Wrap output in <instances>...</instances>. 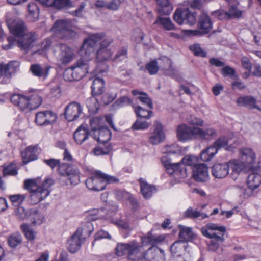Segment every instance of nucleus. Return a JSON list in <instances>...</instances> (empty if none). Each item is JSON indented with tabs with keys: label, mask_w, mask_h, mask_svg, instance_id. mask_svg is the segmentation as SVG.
Masks as SVG:
<instances>
[{
	"label": "nucleus",
	"mask_w": 261,
	"mask_h": 261,
	"mask_svg": "<svg viewBox=\"0 0 261 261\" xmlns=\"http://www.w3.org/2000/svg\"><path fill=\"white\" fill-rule=\"evenodd\" d=\"M53 179H46L39 187L36 179H27L24 182V187L30 192L29 201L31 204H36L45 199L51 192V187L54 185Z\"/></svg>",
	"instance_id": "obj_1"
},
{
	"label": "nucleus",
	"mask_w": 261,
	"mask_h": 261,
	"mask_svg": "<svg viewBox=\"0 0 261 261\" xmlns=\"http://www.w3.org/2000/svg\"><path fill=\"white\" fill-rule=\"evenodd\" d=\"M47 166L54 169L58 167L59 174L66 178V185H77L80 181V171L74 166L66 163L60 164L59 160L51 158L43 161Z\"/></svg>",
	"instance_id": "obj_2"
},
{
	"label": "nucleus",
	"mask_w": 261,
	"mask_h": 261,
	"mask_svg": "<svg viewBox=\"0 0 261 261\" xmlns=\"http://www.w3.org/2000/svg\"><path fill=\"white\" fill-rule=\"evenodd\" d=\"M105 36L102 33L91 34L88 38L85 39L81 51H84L85 55L89 57L91 55H96L97 60L102 62L112 58V54L109 49H98L95 54L97 43Z\"/></svg>",
	"instance_id": "obj_3"
},
{
	"label": "nucleus",
	"mask_w": 261,
	"mask_h": 261,
	"mask_svg": "<svg viewBox=\"0 0 261 261\" xmlns=\"http://www.w3.org/2000/svg\"><path fill=\"white\" fill-rule=\"evenodd\" d=\"M224 226H218L214 223H208L201 229L202 234L211 240L208 243V250L216 251L224 241V236L226 232Z\"/></svg>",
	"instance_id": "obj_4"
},
{
	"label": "nucleus",
	"mask_w": 261,
	"mask_h": 261,
	"mask_svg": "<svg viewBox=\"0 0 261 261\" xmlns=\"http://www.w3.org/2000/svg\"><path fill=\"white\" fill-rule=\"evenodd\" d=\"M197 159L192 155H186L181 160V163L169 164L166 165L167 172L172 175L178 182L187 177V169L186 165H196Z\"/></svg>",
	"instance_id": "obj_5"
},
{
	"label": "nucleus",
	"mask_w": 261,
	"mask_h": 261,
	"mask_svg": "<svg viewBox=\"0 0 261 261\" xmlns=\"http://www.w3.org/2000/svg\"><path fill=\"white\" fill-rule=\"evenodd\" d=\"M90 58H82L75 62L71 66L66 69L63 73L65 81L72 82L78 81L84 77L88 72Z\"/></svg>",
	"instance_id": "obj_6"
},
{
	"label": "nucleus",
	"mask_w": 261,
	"mask_h": 261,
	"mask_svg": "<svg viewBox=\"0 0 261 261\" xmlns=\"http://www.w3.org/2000/svg\"><path fill=\"white\" fill-rule=\"evenodd\" d=\"M118 181L119 179L115 176L97 171L93 175L86 179L85 184L90 190L100 191L105 189L108 184L115 183Z\"/></svg>",
	"instance_id": "obj_7"
},
{
	"label": "nucleus",
	"mask_w": 261,
	"mask_h": 261,
	"mask_svg": "<svg viewBox=\"0 0 261 261\" xmlns=\"http://www.w3.org/2000/svg\"><path fill=\"white\" fill-rule=\"evenodd\" d=\"M98 121L97 118H93L90 120V126L92 128V132L94 139L96 140L99 143H103L110 144L109 141L111 137V133L108 128L102 127L98 128L96 127V125Z\"/></svg>",
	"instance_id": "obj_8"
},
{
	"label": "nucleus",
	"mask_w": 261,
	"mask_h": 261,
	"mask_svg": "<svg viewBox=\"0 0 261 261\" xmlns=\"http://www.w3.org/2000/svg\"><path fill=\"white\" fill-rule=\"evenodd\" d=\"M55 55L57 61L63 65H67L70 63L73 60L75 55L74 50L65 44L58 45Z\"/></svg>",
	"instance_id": "obj_9"
},
{
	"label": "nucleus",
	"mask_w": 261,
	"mask_h": 261,
	"mask_svg": "<svg viewBox=\"0 0 261 261\" xmlns=\"http://www.w3.org/2000/svg\"><path fill=\"white\" fill-rule=\"evenodd\" d=\"M199 30H188V35L189 36H201L208 33L212 29V22L205 13H202L200 16L198 23Z\"/></svg>",
	"instance_id": "obj_10"
},
{
	"label": "nucleus",
	"mask_w": 261,
	"mask_h": 261,
	"mask_svg": "<svg viewBox=\"0 0 261 261\" xmlns=\"http://www.w3.org/2000/svg\"><path fill=\"white\" fill-rule=\"evenodd\" d=\"M173 19L179 25L183 23L193 25L196 21L195 13L190 11L189 8H178L173 15Z\"/></svg>",
	"instance_id": "obj_11"
},
{
	"label": "nucleus",
	"mask_w": 261,
	"mask_h": 261,
	"mask_svg": "<svg viewBox=\"0 0 261 261\" xmlns=\"http://www.w3.org/2000/svg\"><path fill=\"white\" fill-rule=\"evenodd\" d=\"M38 38V35L34 32L24 33L17 40V46L24 53H27L33 47Z\"/></svg>",
	"instance_id": "obj_12"
},
{
	"label": "nucleus",
	"mask_w": 261,
	"mask_h": 261,
	"mask_svg": "<svg viewBox=\"0 0 261 261\" xmlns=\"http://www.w3.org/2000/svg\"><path fill=\"white\" fill-rule=\"evenodd\" d=\"M197 127L189 126L187 124H181L177 126L176 135L178 141L186 142L196 138Z\"/></svg>",
	"instance_id": "obj_13"
},
{
	"label": "nucleus",
	"mask_w": 261,
	"mask_h": 261,
	"mask_svg": "<svg viewBox=\"0 0 261 261\" xmlns=\"http://www.w3.org/2000/svg\"><path fill=\"white\" fill-rule=\"evenodd\" d=\"M159 69L163 71L165 75L177 78L178 71L172 66V61L168 57L162 56L156 59Z\"/></svg>",
	"instance_id": "obj_14"
},
{
	"label": "nucleus",
	"mask_w": 261,
	"mask_h": 261,
	"mask_svg": "<svg viewBox=\"0 0 261 261\" xmlns=\"http://www.w3.org/2000/svg\"><path fill=\"white\" fill-rule=\"evenodd\" d=\"M144 251L143 246L136 240L130 241V245L127 256L128 261H143Z\"/></svg>",
	"instance_id": "obj_15"
},
{
	"label": "nucleus",
	"mask_w": 261,
	"mask_h": 261,
	"mask_svg": "<svg viewBox=\"0 0 261 261\" xmlns=\"http://www.w3.org/2000/svg\"><path fill=\"white\" fill-rule=\"evenodd\" d=\"M70 27L71 23L69 21L60 20L56 21L51 30L56 34H59L60 37L67 39L68 36L73 33Z\"/></svg>",
	"instance_id": "obj_16"
},
{
	"label": "nucleus",
	"mask_w": 261,
	"mask_h": 261,
	"mask_svg": "<svg viewBox=\"0 0 261 261\" xmlns=\"http://www.w3.org/2000/svg\"><path fill=\"white\" fill-rule=\"evenodd\" d=\"M82 113V108L81 105L75 101L69 103L65 109L64 115L68 121L76 120Z\"/></svg>",
	"instance_id": "obj_17"
},
{
	"label": "nucleus",
	"mask_w": 261,
	"mask_h": 261,
	"mask_svg": "<svg viewBox=\"0 0 261 261\" xmlns=\"http://www.w3.org/2000/svg\"><path fill=\"white\" fill-rule=\"evenodd\" d=\"M57 116L51 111L38 112L36 114L35 122L38 125H48L55 122Z\"/></svg>",
	"instance_id": "obj_18"
},
{
	"label": "nucleus",
	"mask_w": 261,
	"mask_h": 261,
	"mask_svg": "<svg viewBox=\"0 0 261 261\" xmlns=\"http://www.w3.org/2000/svg\"><path fill=\"white\" fill-rule=\"evenodd\" d=\"M192 177L197 182H205L209 178L207 166L204 164L195 165L193 168Z\"/></svg>",
	"instance_id": "obj_19"
},
{
	"label": "nucleus",
	"mask_w": 261,
	"mask_h": 261,
	"mask_svg": "<svg viewBox=\"0 0 261 261\" xmlns=\"http://www.w3.org/2000/svg\"><path fill=\"white\" fill-rule=\"evenodd\" d=\"M170 251L175 256H185L187 254H190L191 248L187 243L181 240L175 241L170 247Z\"/></svg>",
	"instance_id": "obj_20"
},
{
	"label": "nucleus",
	"mask_w": 261,
	"mask_h": 261,
	"mask_svg": "<svg viewBox=\"0 0 261 261\" xmlns=\"http://www.w3.org/2000/svg\"><path fill=\"white\" fill-rule=\"evenodd\" d=\"M165 260L164 252L159 248L151 247L144 251L143 261H165Z\"/></svg>",
	"instance_id": "obj_21"
},
{
	"label": "nucleus",
	"mask_w": 261,
	"mask_h": 261,
	"mask_svg": "<svg viewBox=\"0 0 261 261\" xmlns=\"http://www.w3.org/2000/svg\"><path fill=\"white\" fill-rule=\"evenodd\" d=\"M10 99L11 102L19 107L21 111L31 110L27 91L25 92V94H14L11 96Z\"/></svg>",
	"instance_id": "obj_22"
},
{
	"label": "nucleus",
	"mask_w": 261,
	"mask_h": 261,
	"mask_svg": "<svg viewBox=\"0 0 261 261\" xmlns=\"http://www.w3.org/2000/svg\"><path fill=\"white\" fill-rule=\"evenodd\" d=\"M83 229L79 228L71 236V238L68 240V249L69 251L71 253H75L81 247L82 241L81 237L82 236Z\"/></svg>",
	"instance_id": "obj_23"
},
{
	"label": "nucleus",
	"mask_w": 261,
	"mask_h": 261,
	"mask_svg": "<svg viewBox=\"0 0 261 261\" xmlns=\"http://www.w3.org/2000/svg\"><path fill=\"white\" fill-rule=\"evenodd\" d=\"M21 154L23 164H27L31 161L37 160L39 155L38 146L31 145L27 147Z\"/></svg>",
	"instance_id": "obj_24"
},
{
	"label": "nucleus",
	"mask_w": 261,
	"mask_h": 261,
	"mask_svg": "<svg viewBox=\"0 0 261 261\" xmlns=\"http://www.w3.org/2000/svg\"><path fill=\"white\" fill-rule=\"evenodd\" d=\"M247 183L248 189L245 190L244 194L248 197L250 196V194H247V192L250 191V192H252L261 184V174L253 172L248 175Z\"/></svg>",
	"instance_id": "obj_25"
},
{
	"label": "nucleus",
	"mask_w": 261,
	"mask_h": 261,
	"mask_svg": "<svg viewBox=\"0 0 261 261\" xmlns=\"http://www.w3.org/2000/svg\"><path fill=\"white\" fill-rule=\"evenodd\" d=\"M229 169L228 163H216L212 168V173L217 178H223L228 174Z\"/></svg>",
	"instance_id": "obj_26"
},
{
	"label": "nucleus",
	"mask_w": 261,
	"mask_h": 261,
	"mask_svg": "<svg viewBox=\"0 0 261 261\" xmlns=\"http://www.w3.org/2000/svg\"><path fill=\"white\" fill-rule=\"evenodd\" d=\"M31 110L38 108L42 102V92L37 90L27 91Z\"/></svg>",
	"instance_id": "obj_27"
},
{
	"label": "nucleus",
	"mask_w": 261,
	"mask_h": 261,
	"mask_svg": "<svg viewBox=\"0 0 261 261\" xmlns=\"http://www.w3.org/2000/svg\"><path fill=\"white\" fill-rule=\"evenodd\" d=\"M18 67V63L16 61L10 62L6 65H0V78L3 76L10 78L12 74L17 71Z\"/></svg>",
	"instance_id": "obj_28"
},
{
	"label": "nucleus",
	"mask_w": 261,
	"mask_h": 261,
	"mask_svg": "<svg viewBox=\"0 0 261 261\" xmlns=\"http://www.w3.org/2000/svg\"><path fill=\"white\" fill-rule=\"evenodd\" d=\"M154 126L153 133L150 137L149 140L152 144H158L164 140L165 135L163 131V126L161 123L156 121Z\"/></svg>",
	"instance_id": "obj_29"
},
{
	"label": "nucleus",
	"mask_w": 261,
	"mask_h": 261,
	"mask_svg": "<svg viewBox=\"0 0 261 261\" xmlns=\"http://www.w3.org/2000/svg\"><path fill=\"white\" fill-rule=\"evenodd\" d=\"M43 6L51 7L58 9L69 8L71 6L70 0H38Z\"/></svg>",
	"instance_id": "obj_30"
},
{
	"label": "nucleus",
	"mask_w": 261,
	"mask_h": 261,
	"mask_svg": "<svg viewBox=\"0 0 261 261\" xmlns=\"http://www.w3.org/2000/svg\"><path fill=\"white\" fill-rule=\"evenodd\" d=\"M140 185L141 193L145 199L150 198L156 191L155 186L148 184L144 179L140 178L139 180Z\"/></svg>",
	"instance_id": "obj_31"
},
{
	"label": "nucleus",
	"mask_w": 261,
	"mask_h": 261,
	"mask_svg": "<svg viewBox=\"0 0 261 261\" xmlns=\"http://www.w3.org/2000/svg\"><path fill=\"white\" fill-rule=\"evenodd\" d=\"M50 69V66L35 64L31 66L30 70L33 75L45 79L48 76Z\"/></svg>",
	"instance_id": "obj_32"
},
{
	"label": "nucleus",
	"mask_w": 261,
	"mask_h": 261,
	"mask_svg": "<svg viewBox=\"0 0 261 261\" xmlns=\"http://www.w3.org/2000/svg\"><path fill=\"white\" fill-rule=\"evenodd\" d=\"M164 239L165 237L163 236L152 235L151 232H149L146 236L142 237L141 241L143 245L155 246L162 242Z\"/></svg>",
	"instance_id": "obj_33"
},
{
	"label": "nucleus",
	"mask_w": 261,
	"mask_h": 261,
	"mask_svg": "<svg viewBox=\"0 0 261 261\" xmlns=\"http://www.w3.org/2000/svg\"><path fill=\"white\" fill-rule=\"evenodd\" d=\"M196 130V138L201 140H211L215 137L217 135L216 130L212 127L205 129L197 127Z\"/></svg>",
	"instance_id": "obj_34"
},
{
	"label": "nucleus",
	"mask_w": 261,
	"mask_h": 261,
	"mask_svg": "<svg viewBox=\"0 0 261 261\" xmlns=\"http://www.w3.org/2000/svg\"><path fill=\"white\" fill-rule=\"evenodd\" d=\"M88 137V130L82 125L80 126L73 134V138L78 144H82Z\"/></svg>",
	"instance_id": "obj_35"
},
{
	"label": "nucleus",
	"mask_w": 261,
	"mask_h": 261,
	"mask_svg": "<svg viewBox=\"0 0 261 261\" xmlns=\"http://www.w3.org/2000/svg\"><path fill=\"white\" fill-rule=\"evenodd\" d=\"M157 3L156 10L161 15H169L172 10V6L169 0H156Z\"/></svg>",
	"instance_id": "obj_36"
},
{
	"label": "nucleus",
	"mask_w": 261,
	"mask_h": 261,
	"mask_svg": "<svg viewBox=\"0 0 261 261\" xmlns=\"http://www.w3.org/2000/svg\"><path fill=\"white\" fill-rule=\"evenodd\" d=\"M256 99L251 96H244L239 97L236 100L237 103L239 106H244L249 109L252 110L255 107Z\"/></svg>",
	"instance_id": "obj_37"
},
{
	"label": "nucleus",
	"mask_w": 261,
	"mask_h": 261,
	"mask_svg": "<svg viewBox=\"0 0 261 261\" xmlns=\"http://www.w3.org/2000/svg\"><path fill=\"white\" fill-rule=\"evenodd\" d=\"M240 153L242 161L250 167L249 165H251L255 159L254 152L250 148H244L241 150Z\"/></svg>",
	"instance_id": "obj_38"
},
{
	"label": "nucleus",
	"mask_w": 261,
	"mask_h": 261,
	"mask_svg": "<svg viewBox=\"0 0 261 261\" xmlns=\"http://www.w3.org/2000/svg\"><path fill=\"white\" fill-rule=\"evenodd\" d=\"M178 227L180 231L179 234V240L187 243L194 238V234L191 228L182 225H179Z\"/></svg>",
	"instance_id": "obj_39"
},
{
	"label": "nucleus",
	"mask_w": 261,
	"mask_h": 261,
	"mask_svg": "<svg viewBox=\"0 0 261 261\" xmlns=\"http://www.w3.org/2000/svg\"><path fill=\"white\" fill-rule=\"evenodd\" d=\"M104 81L99 77L95 78L91 85L92 95L96 96L101 94L104 92Z\"/></svg>",
	"instance_id": "obj_40"
},
{
	"label": "nucleus",
	"mask_w": 261,
	"mask_h": 261,
	"mask_svg": "<svg viewBox=\"0 0 261 261\" xmlns=\"http://www.w3.org/2000/svg\"><path fill=\"white\" fill-rule=\"evenodd\" d=\"M184 217L187 218L194 219L197 218H200V219L203 220L208 217V216L204 213L195 210L192 207H189L184 213Z\"/></svg>",
	"instance_id": "obj_41"
},
{
	"label": "nucleus",
	"mask_w": 261,
	"mask_h": 261,
	"mask_svg": "<svg viewBox=\"0 0 261 261\" xmlns=\"http://www.w3.org/2000/svg\"><path fill=\"white\" fill-rule=\"evenodd\" d=\"M86 105L88 109L89 112L91 114H95L97 113L99 108V104L97 99L95 96H92L87 99Z\"/></svg>",
	"instance_id": "obj_42"
},
{
	"label": "nucleus",
	"mask_w": 261,
	"mask_h": 261,
	"mask_svg": "<svg viewBox=\"0 0 261 261\" xmlns=\"http://www.w3.org/2000/svg\"><path fill=\"white\" fill-rule=\"evenodd\" d=\"M104 209H93L87 212L86 219L88 221H95L104 217Z\"/></svg>",
	"instance_id": "obj_43"
},
{
	"label": "nucleus",
	"mask_w": 261,
	"mask_h": 261,
	"mask_svg": "<svg viewBox=\"0 0 261 261\" xmlns=\"http://www.w3.org/2000/svg\"><path fill=\"white\" fill-rule=\"evenodd\" d=\"M130 245L129 243H118L115 249V254L118 257H121L126 254L128 255V250Z\"/></svg>",
	"instance_id": "obj_44"
},
{
	"label": "nucleus",
	"mask_w": 261,
	"mask_h": 261,
	"mask_svg": "<svg viewBox=\"0 0 261 261\" xmlns=\"http://www.w3.org/2000/svg\"><path fill=\"white\" fill-rule=\"evenodd\" d=\"M132 94L134 96H137L139 95L138 98L145 105H146L149 108H153V103L151 99L149 97L147 94L142 92H140L137 90H134L132 92Z\"/></svg>",
	"instance_id": "obj_45"
},
{
	"label": "nucleus",
	"mask_w": 261,
	"mask_h": 261,
	"mask_svg": "<svg viewBox=\"0 0 261 261\" xmlns=\"http://www.w3.org/2000/svg\"><path fill=\"white\" fill-rule=\"evenodd\" d=\"M112 150L110 144L106 145L103 143H99L93 150L94 154L96 156L103 155L108 154Z\"/></svg>",
	"instance_id": "obj_46"
},
{
	"label": "nucleus",
	"mask_w": 261,
	"mask_h": 261,
	"mask_svg": "<svg viewBox=\"0 0 261 261\" xmlns=\"http://www.w3.org/2000/svg\"><path fill=\"white\" fill-rule=\"evenodd\" d=\"M25 27L24 23L21 21H18L14 23L10 28V31L16 36L20 37L24 34Z\"/></svg>",
	"instance_id": "obj_47"
},
{
	"label": "nucleus",
	"mask_w": 261,
	"mask_h": 261,
	"mask_svg": "<svg viewBox=\"0 0 261 261\" xmlns=\"http://www.w3.org/2000/svg\"><path fill=\"white\" fill-rule=\"evenodd\" d=\"M154 24H161L167 30H173L175 29V27L169 17L163 18L159 16Z\"/></svg>",
	"instance_id": "obj_48"
},
{
	"label": "nucleus",
	"mask_w": 261,
	"mask_h": 261,
	"mask_svg": "<svg viewBox=\"0 0 261 261\" xmlns=\"http://www.w3.org/2000/svg\"><path fill=\"white\" fill-rule=\"evenodd\" d=\"M228 164L232 172L237 174L240 173L245 167H248V166L242 161H240L237 160L230 161L228 162Z\"/></svg>",
	"instance_id": "obj_49"
},
{
	"label": "nucleus",
	"mask_w": 261,
	"mask_h": 261,
	"mask_svg": "<svg viewBox=\"0 0 261 261\" xmlns=\"http://www.w3.org/2000/svg\"><path fill=\"white\" fill-rule=\"evenodd\" d=\"M28 17L32 21H36L39 18V10L35 3H30L28 5Z\"/></svg>",
	"instance_id": "obj_50"
},
{
	"label": "nucleus",
	"mask_w": 261,
	"mask_h": 261,
	"mask_svg": "<svg viewBox=\"0 0 261 261\" xmlns=\"http://www.w3.org/2000/svg\"><path fill=\"white\" fill-rule=\"evenodd\" d=\"M22 242V236L20 233L18 232H16L10 235L8 239V243L9 246L13 248H15L19 245L21 244Z\"/></svg>",
	"instance_id": "obj_51"
},
{
	"label": "nucleus",
	"mask_w": 261,
	"mask_h": 261,
	"mask_svg": "<svg viewBox=\"0 0 261 261\" xmlns=\"http://www.w3.org/2000/svg\"><path fill=\"white\" fill-rule=\"evenodd\" d=\"M21 229L28 240L33 241L36 238V233L29 225L27 224L21 225Z\"/></svg>",
	"instance_id": "obj_52"
},
{
	"label": "nucleus",
	"mask_w": 261,
	"mask_h": 261,
	"mask_svg": "<svg viewBox=\"0 0 261 261\" xmlns=\"http://www.w3.org/2000/svg\"><path fill=\"white\" fill-rule=\"evenodd\" d=\"M127 47L123 46L120 48L114 57L112 59L114 61L120 62L127 58Z\"/></svg>",
	"instance_id": "obj_53"
},
{
	"label": "nucleus",
	"mask_w": 261,
	"mask_h": 261,
	"mask_svg": "<svg viewBox=\"0 0 261 261\" xmlns=\"http://www.w3.org/2000/svg\"><path fill=\"white\" fill-rule=\"evenodd\" d=\"M135 112L138 117L141 118H144L145 119L150 118L152 115V112L151 111H147L142 107H134Z\"/></svg>",
	"instance_id": "obj_54"
},
{
	"label": "nucleus",
	"mask_w": 261,
	"mask_h": 261,
	"mask_svg": "<svg viewBox=\"0 0 261 261\" xmlns=\"http://www.w3.org/2000/svg\"><path fill=\"white\" fill-rule=\"evenodd\" d=\"M51 43L52 42L50 39L47 38L45 39L41 44V48L36 51L35 54L37 53L45 56L47 51L50 48Z\"/></svg>",
	"instance_id": "obj_55"
},
{
	"label": "nucleus",
	"mask_w": 261,
	"mask_h": 261,
	"mask_svg": "<svg viewBox=\"0 0 261 261\" xmlns=\"http://www.w3.org/2000/svg\"><path fill=\"white\" fill-rule=\"evenodd\" d=\"M145 69L150 75L156 74L159 70L156 59L147 63L145 65Z\"/></svg>",
	"instance_id": "obj_56"
},
{
	"label": "nucleus",
	"mask_w": 261,
	"mask_h": 261,
	"mask_svg": "<svg viewBox=\"0 0 261 261\" xmlns=\"http://www.w3.org/2000/svg\"><path fill=\"white\" fill-rule=\"evenodd\" d=\"M190 49L196 56L206 57L207 53L203 50L199 44H195L190 46Z\"/></svg>",
	"instance_id": "obj_57"
},
{
	"label": "nucleus",
	"mask_w": 261,
	"mask_h": 261,
	"mask_svg": "<svg viewBox=\"0 0 261 261\" xmlns=\"http://www.w3.org/2000/svg\"><path fill=\"white\" fill-rule=\"evenodd\" d=\"M211 15L214 18L221 20H227L230 18L229 13L223 10H217L213 11L211 13Z\"/></svg>",
	"instance_id": "obj_58"
},
{
	"label": "nucleus",
	"mask_w": 261,
	"mask_h": 261,
	"mask_svg": "<svg viewBox=\"0 0 261 261\" xmlns=\"http://www.w3.org/2000/svg\"><path fill=\"white\" fill-rule=\"evenodd\" d=\"M132 102V99L127 96H123L118 98L113 105L114 107L119 108L129 105Z\"/></svg>",
	"instance_id": "obj_59"
},
{
	"label": "nucleus",
	"mask_w": 261,
	"mask_h": 261,
	"mask_svg": "<svg viewBox=\"0 0 261 261\" xmlns=\"http://www.w3.org/2000/svg\"><path fill=\"white\" fill-rule=\"evenodd\" d=\"M150 124L146 122L140 120H137L132 125V129L134 130H144L148 128Z\"/></svg>",
	"instance_id": "obj_60"
},
{
	"label": "nucleus",
	"mask_w": 261,
	"mask_h": 261,
	"mask_svg": "<svg viewBox=\"0 0 261 261\" xmlns=\"http://www.w3.org/2000/svg\"><path fill=\"white\" fill-rule=\"evenodd\" d=\"M228 139L226 137L223 136L215 140L214 142V145L218 150L226 146L228 144Z\"/></svg>",
	"instance_id": "obj_61"
},
{
	"label": "nucleus",
	"mask_w": 261,
	"mask_h": 261,
	"mask_svg": "<svg viewBox=\"0 0 261 261\" xmlns=\"http://www.w3.org/2000/svg\"><path fill=\"white\" fill-rule=\"evenodd\" d=\"M17 173L18 172L16 167L11 165L5 167L3 171V175L4 176L8 175L15 176Z\"/></svg>",
	"instance_id": "obj_62"
},
{
	"label": "nucleus",
	"mask_w": 261,
	"mask_h": 261,
	"mask_svg": "<svg viewBox=\"0 0 261 261\" xmlns=\"http://www.w3.org/2000/svg\"><path fill=\"white\" fill-rule=\"evenodd\" d=\"M121 3L120 0H111L107 2L106 8L109 10L117 11L119 9Z\"/></svg>",
	"instance_id": "obj_63"
},
{
	"label": "nucleus",
	"mask_w": 261,
	"mask_h": 261,
	"mask_svg": "<svg viewBox=\"0 0 261 261\" xmlns=\"http://www.w3.org/2000/svg\"><path fill=\"white\" fill-rule=\"evenodd\" d=\"M26 198L25 194H16L11 195L9 197L10 200L13 203L16 204H21Z\"/></svg>",
	"instance_id": "obj_64"
}]
</instances>
